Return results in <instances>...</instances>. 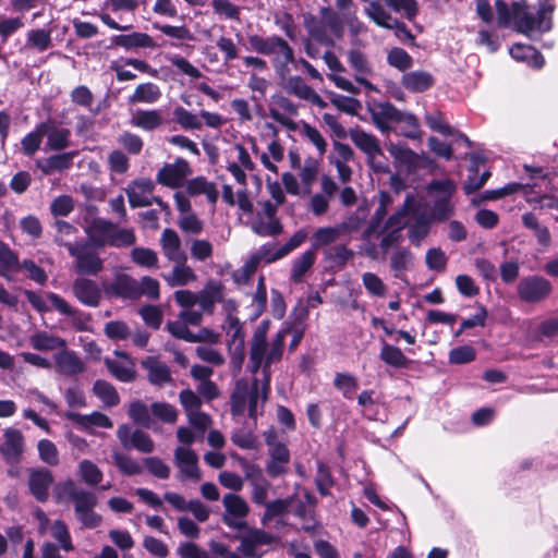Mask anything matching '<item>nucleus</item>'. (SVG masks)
<instances>
[{
  "instance_id": "nucleus-39",
  "label": "nucleus",
  "mask_w": 558,
  "mask_h": 558,
  "mask_svg": "<svg viewBox=\"0 0 558 558\" xmlns=\"http://www.w3.org/2000/svg\"><path fill=\"white\" fill-rule=\"evenodd\" d=\"M161 97V90L154 83H143L136 86L134 93L128 98V102L151 105L157 102Z\"/></svg>"
},
{
  "instance_id": "nucleus-46",
  "label": "nucleus",
  "mask_w": 558,
  "mask_h": 558,
  "mask_svg": "<svg viewBox=\"0 0 558 558\" xmlns=\"http://www.w3.org/2000/svg\"><path fill=\"white\" fill-rule=\"evenodd\" d=\"M388 151L398 163L407 167L409 170L415 169L418 165L417 154L403 144L390 143Z\"/></svg>"
},
{
  "instance_id": "nucleus-44",
  "label": "nucleus",
  "mask_w": 558,
  "mask_h": 558,
  "mask_svg": "<svg viewBox=\"0 0 558 558\" xmlns=\"http://www.w3.org/2000/svg\"><path fill=\"white\" fill-rule=\"evenodd\" d=\"M52 46L51 32L46 28L31 29L26 33L24 49L44 52Z\"/></svg>"
},
{
  "instance_id": "nucleus-28",
  "label": "nucleus",
  "mask_w": 558,
  "mask_h": 558,
  "mask_svg": "<svg viewBox=\"0 0 558 558\" xmlns=\"http://www.w3.org/2000/svg\"><path fill=\"white\" fill-rule=\"evenodd\" d=\"M117 359H106L105 363L109 372L120 381H131L134 379V363L130 357L120 351H116Z\"/></svg>"
},
{
  "instance_id": "nucleus-26",
  "label": "nucleus",
  "mask_w": 558,
  "mask_h": 558,
  "mask_svg": "<svg viewBox=\"0 0 558 558\" xmlns=\"http://www.w3.org/2000/svg\"><path fill=\"white\" fill-rule=\"evenodd\" d=\"M54 368L61 375L75 376L84 372L85 364L74 351L62 350L54 354Z\"/></svg>"
},
{
  "instance_id": "nucleus-31",
  "label": "nucleus",
  "mask_w": 558,
  "mask_h": 558,
  "mask_svg": "<svg viewBox=\"0 0 558 558\" xmlns=\"http://www.w3.org/2000/svg\"><path fill=\"white\" fill-rule=\"evenodd\" d=\"M288 90L300 99L306 100L319 108H326L327 102L300 76H292L287 83Z\"/></svg>"
},
{
  "instance_id": "nucleus-6",
  "label": "nucleus",
  "mask_w": 558,
  "mask_h": 558,
  "mask_svg": "<svg viewBox=\"0 0 558 558\" xmlns=\"http://www.w3.org/2000/svg\"><path fill=\"white\" fill-rule=\"evenodd\" d=\"M454 192L456 184L449 179L435 180L428 185V193L434 199L432 211L437 220H445L452 216L451 197Z\"/></svg>"
},
{
  "instance_id": "nucleus-15",
  "label": "nucleus",
  "mask_w": 558,
  "mask_h": 558,
  "mask_svg": "<svg viewBox=\"0 0 558 558\" xmlns=\"http://www.w3.org/2000/svg\"><path fill=\"white\" fill-rule=\"evenodd\" d=\"M27 301L38 312H49L51 308L57 310L59 313L65 316H74L76 311L61 296L56 293H47L40 295L33 291H25Z\"/></svg>"
},
{
  "instance_id": "nucleus-27",
  "label": "nucleus",
  "mask_w": 558,
  "mask_h": 558,
  "mask_svg": "<svg viewBox=\"0 0 558 558\" xmlns=\"http://www.w3.org/2000/svg\"><path fill=\"white\" fill-rule=\"evenodd\" d=\"M185 191L192 197L204 195L211 205H215L219 197L216 184L202 175L186 181Z\"/></svg>"
},
{
  "instance_id": "nucleus-63",
  "label": "nucleus",
  "mask_w": 558,
  "mask_h": 558,
  "mask_svg": "<svg viewBox=\"0 0 558 558\" xmlns=\"http://www.w3.org/2000/svg\"><path fill=\"white\" fill-rule=\"evenodd\" d=\"M78 474L82 480L90 486L99 484L102 480V472L94 462L89 460H83L80 462Z\"/></svg>"
},
{
  "instance_id": "nucleus-13",
  "label": "nucleus",
  "mask_w": 558,
  "mask_h": 558,
  "mask_svg": "<svg viewBox=\"0 0 558 558\" xmlns=\"http://www.w3.org/2000/svg\"><path fill=\"white\" fill-rule=\"evenodd\" d=\"M222 504L225 507L223 522L235 530L244 529L246 526L245 518L248 513L246 501L235 494H227Z\"/></svg>"
},
{
  "instance_id": "nucleus-10",
  "label": "nucleus",
  "mask_w": 558,
  "mask_h": 558,
  "mask_svg": "<svg viewBox=\"0 0 558 558\" xmlns=\"http://www.w3.org/2000/svg\"><path fill=\"white\" fill-rule=\"evenodd\" d=\"M517 291L523 302L538 303L551 293L553 286L542 276H527L520 280Z\"/></svg>"
},
{
  "instance_id": "nucleus-35",
  "label": "nucleus",
  "mask_w": 558,
  "mask_h": 558,
  "mask_svg": "<svg viewBox=\"0 0 558 558\" xmlns=\"http://www.w3.org/2000/svg\"><path fill=\"white\" fill-rule=\"evenodd\" d=\"M130 123L142 130L153 131L163 123V118L159 110L138 109L132 113Z\"/></svg>"
},
{
  "instance_id": "nucleus-5",
  "label": "nucleus",
  "mask_w": 558,
  "mask_h": 558,
  "mask_svg": "<svg viewBox=\"0 0 558 558\" xmlns=\"http://www.w3.org/2000/svg\"><path fill=\"white\" fill-rule=\"evenodd\" d=\"M278 208L272 202L262 201L257 203V209L252 216L250 227L259 236H277L283 228L277 216Z\"/></svg>"
},
{
  "instance_id": "nucleus-12",
  "label": "nucleus",
  "mask_w": 558,
  "mask_h": 558,
  "mask_svg": "<svg viewBox=\"0 0 558 558\" xmlns=\"http://www.w3.org/2000/svg\"><path fill=\"white\" fill-rule=\"evenodd\" d=\"M174 464L178 468V478L181 482H198L202 471L198 468V457L190 447H178L174 450Z\"/></svg>"
},
{
  "instance_id": "nucleus-19",
  "label": "nucleus",
  "mask_w": 558,
  "mask_h": 558,
  "mask_svg": "<svg viewBox=\"0 0 558 558\" xmlns=\"http://www.w3.org/2000/svg\"><path fill=\"white\" fill-rule=\"evenodd\" d=\"M117 437L121 445L126 449L135 448L144 453H150L155 449L153 439L146 433L142 430L131 432V428L128 425L119 426Z\"/></svg>"
},
{
  "instance_id": "nucleus-52",
  "label": "nucleus",
  "mask_w": 558,
  "mask_h": 558,
  "mask_svg": "<svg viewBox=\"0 0 558 558\" xmlns=\"http://www.w3.org/2000/svg\"><path fill=\"white\" fill-rule=\"evenodd\" d=\"M362 283L366 292L373 298H385L388 292V288L383 279L374 272L366 271L362 274Z\"/></svg>"
},
{
  "instance_id": "nucleus-9",
  "label": "nucleus",
  "mask_w": 558,
  "mask_h": 558,
  "mask_svg": "<svg viewBox=\"0 0 558 558\" xmlns=\"http://www.w3.org/2000/svg\"><path fill=\"white\" fill-rule=\"evenodd\" d=\"M265 441L268 446L269 453V460L266 465L268 475L277 477L284 474L290 462V452L287 446L276 440V436L272 430L265 434Z\"/></svg>"
},
{
  "instance_id": "nucleus-21",
  "label": "nucleus",
  "mask_w": 558,
  "mask_h": 558,
  "mask_svg": "<svg viewBox=\"0 0 558 558\" xmlns=\"http://www.w3.org/2000/svg\"><path fill=\"white\" fill-rule=\"evenodd\" d=\"M52 483L53 476L48 469L37 468L29 471L28 488L36 500L45 502L48 499Z\"/></svg>"
},
{
  "instance_id": "nucleus-22",
  "label": "nucleus",
  "mask_w": 558,
  "mask_h": 558,
  "mask_svg": "<svg viewBox=\"0 0 558 558\" xmlns=\"http://www.w3.org/2000/svg\"><path fill=\"white\" fill-rule=\"evenodd\" d=\"M241 545L239 551H241L247 558H260L257 553L259 547L269 545L274 542V537L259 529H252L245 535L239 537Z\"/></svg>"
},
{
  "instance_id": "nucleus-24",
  "label": "nucleus",
  "mask_w": 558,
  "mask_h": 558,
  "mask_svg": "<svg viewBox=\"0 0 558 558\" xmlns=\"http://www.w3.org/2000/svg\"><path fill=\"white\" fill-rule=\"evenodd\" d=\"M348 61L354 71L355 81L363 85L367 90H377L376 87L367 80V76L372 74V66L366 56L362 51L354 49L349 51Z\"/></svg>"
},
{
  "instance_id": "nucleus-49",
  "label": "nucleus",
  "mask_w": 558,
  "mask_h": 558,
  "mask_svg": "<svg viewBox=\"0 0 558 558\" xmlns=\"http://www.w3.org/2000/svg\"><path fill=\"white\" fill-rule=\"evenodd\" d=\"M170 287L185 286L196 279L193 269L185 262L177 263L171 274L165 277Z\"/></svg>"
},
{
  "instance_id": "nucleus-16",
  "label": "nucleus",
  "mask_w": 558,
  "mask_h": 558,
  "mask_svg": "<svg viewBox=\"0 0 558 558\" xmlns=\"http://www.w3.org/2000/svg\"><path fill=\"white\" fill-rule=\"evenodd\" d=\"M372 122L383 133L392 131V125L398 123L401 110L390 102H374L368 108Z\"/></svg>"
},
{
  "instance_id": "nucleus-58",
  "label": "nucleus",
  "mask_w": 558,
  "mask_h": 558,
  "mask_svg": "<svg viewBox=\"0 0 558 558\" xmlns=\"http://www.w3.org/2000/svg\"><path fill=\"white\" fill-rule=\"evenodd\" d=\"M93 391L107 407H113L119 403V395L117 390L106 380H96Z\"/></svg>"
},
{
  "instance_id": "nucleus-64",
  "label": "nucleus",
  "mask_w": 558,
  "mask_h": 558,
  "mask_svg": "<svg viewBox=\"0 0 558 558\" xmlns=\"http://www.w3.org/2000/svg\"><path fill=\"white\" fill-rule=\"evenodd\" d=\"M37 450L40 460L51 466L59 464V450L49 439H40L37 444Z\"/></svg>"
},
{
  "instance_id": "nucleus-48",
  "label": "nucleus",
  "mask_w": 558,
  "mask_h": 558,
  "mask_svg": "<svg viewBox=\"0 0 558 558\" xmlns=\"http://www.w3.org/2000/svg\"><path fill=\"white\" fill-rule=\"evenodd\" d=\"M21 268L16 254L3 242L0 241V275L11 279L12 272Z\"/></svg>"
},
{
  "instance_id": "nucleus-56",
  "label": "nucleus",
  "mask_w": 558,
  "mask_h": 558,
  "mask_svg": "<svg viewBox=\"0 0 558 558\" xmlns=\"http://www.w3.org/2000/svg\"><path fill=\"white\" fill-rule=\"evenodd\" d=\"M46 123H40L33 132L26 134L22 142L23 153L27 156L34 155L40 147L43 137L45 136Z\"/></svg>"
},
{
  "instance_id": "nucleus-7",
  "label": "nucleus",
  "mask_w": 558,
  "mask_h": 558,
  "mask_svg": "<svg viewBox=\"0 0 558 558\" xmlns=\"http://www.w3.org/2000/svg\"><path fill=\"white\" fill-rule=\"evenodd\" d=\"M59 245L65 246L70 255L74 257L77 272L95 275L101 270L102 262L92 251L89 243H73L61 238Z\"/></svg>"
},
{
  "instance_id": "nucleus-54",
  "label": "nucleus",
  "mask_w": 558,
  "mask_h": 558,
  "mask_svg": "<svg viewBox=\"0 0 558 558\" xmlns=\"http://www.w3.org/2000/svg\"><path fill=\"white\" fill-rule=\"evenodd\" d=\"M315 263V253L313 251H305L300 257L294 259L291 269V279L294 282H301L304 275Z\"/></svg>"
},
{
  "instance_id": "nucleus-30",
  "label": "nucleus",
  "mask_w": 558,
  "mask_h": 558,
  "mask_svg": "<svg viewBox=\"0 0 558 558\" xmlns=\"http://www.w3.org/2000/svg\"><path fill=\"white\" fill-rule=\"evenodd\" d=\"M160 244L165 256L174 263L186 260V255L182 250L181 239L172 229H165L161 233Z\"/></svg>"
},
{
  "instance_id": "nucleus-4",
  "label": "nucleus",
  "mask_w": 558,
  "mask_h": 558,
  "mask_svg": "<svg viewBox=\"0 0 558 558\" xmlns=\"http://www.w3.org/2000/svg\"><path fill=\"white\" fill-rule=\"evenodd\" d=\"M349 135L352 143L366 156L367 165L375 172L386 173L389 171L379 140L375 135L362 129H352Z\"/></svg>"
},
{
  "instance_id": "nucleus-60",
  "label": "nucleus",
  "mask_w": 558,
  "mask_h": 558,
  "mask_svg": "<svg viewBox=\"0 0 558 558\" xmlns=\"http://www.w3.org/2000/svg\"><path fill=\"white\" fill-rule=\"evenodd\" d=\"M173 120L183 130H201L203 126L198 117L183 107H177L173 110Z\"/></svg>"
},
{
  "instance_id": "nucleus-59",
  "label": "nucleus",
  "mask_w": 558,
  "mask_h": 558,
  "mask_svg": "<svg viewBox=\"0 0 558 558\" xmlns=\"http://www.w3.org/2000/svg\"><path fill=\"white\" fill-rule=\"evenodd\" d=\"M112 459L118 470L124 475L133 476L143 472L142 465L125 453L113 452Z\"/></svg>"
},
{
  "instance_id": "nucleus-40",
  "label": "nucleus",
  "mask_w": 558,
  "mask_h": 558,
  "mask_svg": "<svg viewBox=\"0 0 558 558\" xmlns=\"http://www.w3.org/2000/svg\"><path fill=\"white\" fill-rule=\"evenodd\" d=\"M113 44L126 50L135 48H154V39L146 33L134 32L128 35H118L112 39Z\"/></svg>"
},
{
  "instance_id": "nucleus-47",
  "label": "nucleus",
  "mask_w": 558,
  "mask_h": 558,
  "mask_svg": "<svg viewBox=\"0 0 558 558\" xmlns=\"http://www.w3.org/2000/svg\"><path fill=\"white\" fill-rule=\"evenodd\" d=\"M66 416L84 428H89L92 426L101 428L112 427L111 420L106 414L100 412H93L92 414L88 415L80 413H68Z\"/></svg>"
},
{
  "instance_id": "nucleus-34",
  "label": "nucleus",
  "mask_w": 558,
  "mask_h": 558,
  "mask_svg": "<svg viewBox=\"0 0 558 558\" xmlns=\"http://www.w3.org/2000/svg\"><path fill=\"white\" fill-rule=\"evenodd\" d=\"M114 225L105 219H95L88 228L89 241L95 246H105L110 243Z\"/></svg>"
},
{
  "instance_id": "nucleus-57",
  "label": "nucleus",
  "mask_w": 558,
  "mask_h": 558,
  "mask_svg": "<svg viewBox=\"0 0 558 558\" xmlns=\"http://www.w3.org/2000/svg\"><path fill=\"white\" fill-rule=\"evenodd\" d=\"M50 534L65 553L72 551L74 549L69 529L62 520H56L51 524Z\"/></svg>"
},
{
  "instance_id": "nucleus-17",
  "label": "nucleus",
  "mask_w": 558,
  "mask_h": 558,
  "mask_svg": "<svg viewBox=\"0 0 558 558\" xmlns=\"http://www.w3.org/2000/svg\"><path fill=\"white\" fill-rule=\"evenodd\" d=\"M24 452V436L16 428L8 427L3 430V442L0 445V453L10 464L20 462Z\"/></svg>"
},
{
  "instance_id": "nucleus-23",
  "label": "nucleus",
  "mask_w": 558,
  "mask_h": 558,
  "mask_svg": "<svg viewBox=\"0 0 558 558\" xmlns=\"http://www.w3.org/2000/svg\"><path fill=\"white\" fill-rule=\"evenodd\" d=\"M384 4L383 1L380 2L378 0L367 1L364 13L371 21L383 28L392 29V27H399L403 29L404 23L392 16Z\"/></svg>"
},
{
  "instance_id": "nucleus-43",
  "label": "nucleus",
  "mask_w": 558,
  "mask_h": 558,
  "mask_svg": "<svg viewBox=\"0 0 558 558\" xmlns=\"http://www.w3.org/2000/svg\"><path fill=\"white\" fill-rule=\"evenodd\" d=\"M29 344L37 351H53L65 348L66 342L46 331H37L29 337Z\"/></svg>"
},
{
  "instance_id": "nucleus-8",
  "label": "nucleus",
  "mask_w": 558,
  "mask_h": 558,
  "mask_svg": "<svg viewBox=\"0 0 558 558\" xmlns=\"http://www.w3.org/2000/svg\"><path fill=\"white\" fill-rule=\"evenodd\" d=\"M264 384L262 385V392H259L258 383L256 379L253 381L251 390L247 389L246 385H241L239 383L231 398L232 413L240 415L247 408L248 416L253 418L256 417L259 399L262 402H265L267 399V397L264 399Z\"/></svg>"
},
{
  "instance_id": "nucleus-3",
  "label": "nucleus",
  "mask_w": 558,
  "mask_h": 558,
  "mask_svg": "<svg viewBox=\"0 0 558 558\" xmlns=\"http://www.w3.org/2000/svg\"><path fill=\"white\" fill-rule=\"evenodd\" d=\"M248 49L259 54L271 57V63L280 77H286L290 73L289 65L294 63V52L292 47L280 36L271 35L268 37L258 34L247 36Z\"/></svg>"
},
{
  "instance_id": "nucleus-37",
  "label": "nucleus",
  "mask_w": 558,
  "mask_h": 558,
  "mask_svg": "<svg viewBox=\"0 0 558 558\" xmlns=\"http://www.w3.org/2000/svg\"><path fill=\"white\" fill-rule=\"evenodd\" d=\"M46 123L45 135L47 136L46 147L51 150H62L70 145V130Z\"/></svg>"
},
{
  "instance_id": "nucleus-18",
  "label": "nucleus",
  "mask_w": 558,
  "mask_h": 558,
  "mask_svg": "<svg viewBox=\"0 0 558 558\" xmlns=\"http://www.w3.org/2000/svg\"><path fill=\"white\" fill-rule=\"evenodd\" d=\"M154 182L150 179H136L125 189L129 203L133 208L150 206L155 199L153 196Z\"/></svg>"
},
{
  "instance_id": "nucleus-36",
  "label": "nucleus",
  "mask_w": 558,
  "mask_h": 558,
  "mask_svg": "<svg viewBox=\"0 0 558 558\" xmlns=\"http://www.w3.org/2000/svg\"><path fill=\"white\" fill-rule=\"evenodd\" d=\"M76 156L75 151L62 153L50 156L37 162V167L44 174H51L57 171L69 169L72 165L73 158Z\"/></svg>"
},
{
  "instance_id": "nucleus-29",
  "label": "nucleus",
  "mask_w": 558,
  "mask_h": 558,
  "mask_svg": "<svg viewBox=\"0 0 558 558\" xmlns=\"http://www.w3.org/2000/svg\"><path fill=\"white\" fill-rule=\"evenodd\" d=\"M323 59L327 66L332 71V73L328 74L327 77L332 81L338 88L353 95L360 93V89L354 86L350 80L335 73L344 71V68L333 52L326 51Z\"/></svg>"
},
{
  "instance_id": "nucleus-33",
  "label": "nucleus",
  "mask_w": 558,
  "mask_h": 558,
  "mask_svg": "<svg viewBox=\"0 0 558 558\" xmlns=\"http://www.w3.org/2000/svg\"><path fill=\"white\" fill-rule=\"evenodd\" d=\"M153 28L162 33L167 37L174 39L175 41L171 43V47H181L183 43L192 41L195 39L193 33L184 24L170 25L155 22L153 23Z\"/></svg>"
},
{
  "instance_id": "nucleus-42",
  "label": "nucleus",
  "mask_w": 558,
  "mask_h": 558,
  "mask_svg": "<svg viewBox=\"0 0 558 558\" xmlns=\"http://www.w3.org/2000/svg\"><path fill=\"white\" fill-rule=\"evenodd\" d=\"M112 294L128 298H138V281L128 275H119L109 287Z\"/></svg>"
},
{
  "instance_id": "nucleus-55",
  "label": "nucleus",
  "mask_w": 558,
  "mask_h": 558,
  "mask_svg": "<svg viewBox=\"0 0 558 558\" xmlns=\"http://www.w3.org/2000/svg\"><path fill=\"white\" fill-rule=\"evenodd\" d=\"M383 2L393 12L401 14L409 21H413L418 13L416 0H383Z\"/></svg>"
},
{
  "instance_id": "nucleus-50",
  "label": "nucleus",
  "mask_w": 558,
  "mask_h": 558,
  "mask_svg": "<svg viewBox=\"0 0 558 558\" xmlns=\"http://www.w3.org/2000/svg\"><path fill=\"white\" fill-rule=\"evenodd\" d=\"M380 360L395 368L405 367L409 363L408 357L398 348L389 343H384L379 353Z\"/></svg>"
},
{
  "instance_id": "nucleus-25",
  "label": "nucleus",
  "mask_w": 558,
  "mask_h": 558,
  "mask_svg": "<svg viewBox=\"0 0 558 558\" xmlns=\"http://www.w3.org/2000/svg\"><path fill=\"white\" fill-rule=\"evenodd\" d=\"M142 367L147 373L148 381L154 386L162 387L173 383L169 366L154 356L142 361Z\"/></svg>"
},
{
  "instance_id": "nucleus-1",
  "label": "nucleus",
  "mask_w": 558,
  "mask_h": 558,
  "mask_svg": "<svg viewBox=\"0 0 558 558\" xmlns=\"http://www.w3.org/2000/svg\"><path fill=\"white\" fill-rule=\"evenodd\" d=\"M497 24L499 27H512L530 38L549 32L553 26L554 0H538V9L533 10L526 1L511 4L504 0L495 1Z\"/></svg>"
},
{
  "instance_id": "nucleus-53",
  "label": "nucleus",
  "mask_w": 558,
  "mask_h": 558,
  "mask_svg": "<svg viewBox=\"0 0 558 558\" xmlns=\"http://www.w3.org/2000/svg\"><path fill=\"white\" fill-rule=\"evenodd\" d=\"M341 236L336 226L320 227L311 236L312 245L314 248H323L331 243H335Z\"/></svg>"
},
{
  "instance_id": "nucleus-38",
  "label": "nucleus",
  "mask_w": 558,
  "mask_h": 558,
  "mask_svg": "<svg viewBox=\"0 0 558 558\" xmlns=\"http://www.w3.org/2000/svg\"><path fill=\"white\" fill-rule=\"evenodd\" d=\"M509 52L513 59L526 62L530 66L535 69H541L545 63L543 56L529 45L514 44Z\"/></svg>"
},
{
  "instance_id": "nucleus-20",
  "label": "nucleus",
  "mask_w": 558,
  "mask_h": 558,
  "mask_svg": "<svg viewBox=\"0 0 558 558\" xmlns=\"http://www.w3.org/2000/svg\"><path fill=\"white\" fill-rule=\"evenodd\" d=\"M417 209V198L413 194L407 195L403 206L385 221L383 228L400 233L408 226L410 217L416 216Z\"/></svg>"
},
{
  "instance_id": "nucleus-32",
  "label": "nucleus",
  "mask_w": 558,
  "mask_h": 558,
  "mask_svg": "<svg viewBox=\"0 0 558 558\" xmlns=\"http://www.w3.org/2000/svg\"><path fill=\"white\" fill-rule=\"evenodd\" d=\"M73 293L80 302L88 306H97L100 300L98 286L86 278H78L74 281Z\"/></svg>"
},
{
  "instance_id": "nucleus-62",
  "label": "nucleus",
  "mask_w": 558,
  "mask_h": 558,
  "mask_svg": "<svg viewBox=\"0 0 558 558\" xmlns=\"http://www.w3.org/2000/svg\"><path fill=\"white\" fill-rule=\"evenodd\" d=\"M325 258L337 266H344L354 255L353 251L343 244L329 246L324 251Z\"/></svg>"
},
{
  "instance_id": "nucleus-61",
  "label": "nucleus",
  "mask_w": 558,
  "mask_h": 558,
  "mask_svg": "<svg viewBox=\"0 0 558 558\" xmlns=\"http://www.w3.org/2000/svg\"><path fill=\"white\" fill-rule=\"evenodd\" d=\"M300 132L305 140L315 146L319 156H323L326 153L327 142L318 129L306 122H302Z\"/></svg>"
},
{
  "instance_id": "nucleus-51",
  "label": "nucleus",
  "mask_w": 558,
  "mask_h": 558,
  "mask_svg": "<svg viewBox=\"0 0 558 558\" xmlns=\"http://www.w3.org/2000/svg\"><path fill=\"white\" fill-rule=\"evenodd\" d=\"M333 386L343 398L351 400L359 388V380L350 373H336Z\"/></svg>"
},
{
  "instance_id": "nucleus-14",
  "label": "nucleus",
  "mask_w": 558,
  "mask_h": 558,
  "mask_svg": "<svg viewBox=\"0 0 558 558\" xmlns=\"http://www.w3.org/2000/svg\"><path fill=\"white\" fill-rule=\"evenodd\" d=\"M298 114V106L283 96L275 97L269 105V116L289 131L299 129V123L294 120Z\"/></svg>"
},
{
  "instance_id": "nucleus-11",
  "label": "nucleus",
  "mask_w": 558,
  "mask_h": 558,
  "mask_svg": "<svg viewBox=\"0 0 558 558\" xmlns=\"http://www.w3.org/2000/svg\"><path fill=\"white\" fill-rule=\"evenodd\" d=\"M191 173L190 163L183 158H177L173 162L165 163L158 170L156 180L163 186L178 189L186 182Z\"/></svg>"
},
{
  "instance_id": "nucleus-2",
  "label": "nucleus",
  "mask_w": 558,
  "mask_h": 558,
  "mask_svg": "<svg viewBox=\"0 0 558 558\" xmlns=\"http://www.w3.org/2000/svg\"><path fill=\"white\" fill-rule=\"evenodd\" d=\"M269 322H262L255 329L251 348H250V362L248 368L253 374H256L262 368L264 375V390L266 393L269 391L270 383V365L281 360L284 347V340L290 332L289 327L280 329L270 341L267 340V332Z\"/></svg>"
},
{
  "instance_id": "nucleus-41",
  "label": "nucleus",
  "mask_w": 558,
  "mask_h": 558,
  "mask_svg": "<svg viewBox=\"0 0 558 558\" xmlns=\"http://www.w3.org/2000/svg\"><path fill=\"white\" fill-rule=\"evenodd\" d=\"M434 84V78L426 71H412L402 76V85L412 93H422Z\"/></svg>"
},
{
  "instance_id": "nucleus-45",
  "label": "nucleus",
  "mask_w": 558,
  "mask_h": 558,
  "mask_svg": "<svg viewBox=\"0 0 558 558\" xmlns=\"http://www.w3.org/2000/svg\"><path fill=\"white\" fill-rule=\"evenodd\" d=\"M223 329L226 330L227 335L231 337L235 345L234 350L235 352H239L240 355L239 364H241L244 352V333L242 324L240 323L238 317L229 314L225 320Z\"/></svg>"
}]
</instances>
